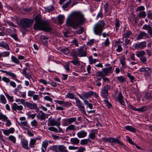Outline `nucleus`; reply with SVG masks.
I'll list each match as a JSON object with an SVG mask.
<instances>
[{"instance_id":"f257e3e1","label":"nucleus","mask_w":152,"mask_h":152,"mask_svg":"<svg viewBox=\"0 0 152 152\" xmlns=\"http://www.w3.org/2000/svg\"><path fill=\"white\" fill-rule=\"evenodd\" d=\"M86 20L84 14L82 12H75L67 18L66 24L68 26L74 28H77L83 25Z\"/></svg>"},{"instance_id":"f03ea898","label":"nucleus","mask_w":152,"mask_h":152,"mask_svg":"<svg viewBox=\"0 0 152 152\" xmlns=\"http://www.w3.org/2000/svg\"><path fill=\"white\" fill-rule=\"evenodd\" d=\"M35 23L34 28H52L50 22L48 20L42 21L39 15H37L34 18Z\"/></svg>"},{"instance_id":"7ed1b4c3","label":"nucleus","mask_w":152,"mask_h":152,"mask_svg":"<svg viewBox=\"0 0 152 152\" xmlns=\"http://www.w3.org/2000/svg\"><path fill=\"white\" fill-rule=\"evenodd\" d=\"M111 88L110 85L107 84L104 86L102 88L100 92V95L103 97L105 98L108 96V91Z\"/></svg>"},{"instance_id":"20e7f679","label":"nucleus","mask_w":152,"mask_h":152,"mask_svg":"<svg viewBox=\"0 0 152 152\" xmlns=\"http://www.w3.org/2000/svg\"><path fill=\"white\" fill-rule=\"evenodd\" d=\"M34 21L32 19H23L20 21L21 25L23 27L28 28L33 23Z\"/></svg>"},{"instance_id":"39448f33","label":"nucleus","mask_w":152,"mask_h":152,"mask_svg":"<svg viewBox=\"0 0 152 152\" xmlns=\"http://www.w3.org/2000/svg\"><path fill=\"white\" fill-rule=\"evenodd\" d=\"M61 118H59L57 121H56L54 119H52L50 118L48 119V122L47 125L48 126H59L61 125V123L60 121Z\"/></svg>"},{"instance_id":"423d86ee","label":"nucleus","mask_w":152,"mask_h":152,"mask_svg":"<svg viewBox=\"0 0 152 152\" xmlns=\"http://www.w3.org/2000/svg\"><path fill=\"white\" fill-rule=\"evenodd\" d=\"M25 105L31 109L36 110L37 112L39 110L38 107L37 106V105L36 103H34L32 104L28 102H26Z\"/></svg>"},{"instance_id":"0eeeda50","label":"nucleus","mask_w":152,"mask_h":152,"mask_svg":"<svg viewBox=\"0 0 152 152\" xmlns=\"http://www.w3.org/2000/svg\"><path fill=\"white\" fill-rule=\"evenodd\" d=\"M78 51L77 56L79 57L86 56L87 55V51L84 50L83 47H80L77 49Z\"/></svg>"},{"instance_id":"6e6552de","label":"nucleus","mask_w":152,"mask_h":152,"mask_svg":"<svg viewBox=\"0 0 152 152\" xmlns=\"http://www.w3.org/2000/svg\"><path fill=\"white\" fill-rule=\"evenodd\" d=\"M92 93V91H90L88 92H83L81 95L79 94L78 95L81 99L84 100L90 97L91 96Z\"/></svg>"},{"instance_id":"1a4fd4ad","label":"nucleus","mask_w":152,"mask_h":152,"mask_svg":"<svg viewBox=\"0 0 152 152\" xmlns=\"http://www.w3.org/2000/svg\"><path fill=\"white\" fill-rule=\"evenodd\" d=\"M54 102L59 104L62 105L64 107H68L69 106H71L72 104L71 103L69 102H64L63 101H60L59 100H55Z\"/></svg>"},{"instance_id":"9d476101","label":"nucleus","mask_w":152,"mask_h":152,"mask_svg":"<svg viewBox=\"0 0 152 152\" xmlns=\"http://www.w3.org/2000/svg\"><path fill=\"white\" fill-rule=\"evenodd\" d=\"M139 70L141 72H144V74L146 76H149L151 73V70L148 67H142Z\"/></svg>"},{"instance_id":"9b49d317","label":"nucleus","mask_w":152,"mask_h":152,"mask_svg":"<svg viewBox=\"0 0 152 152\" xmlns=\"http://www.w3.org/2000/svg\"><path fill=\"white\" fill-rule=\"evenodd\" d=\"M146 43L145 41L140 42L135 45V48L137 49H142L146 47Z\"/></svg>"},{"instance_id":"f8f14e48","label":"nucleus","mask_w":152,"mask_h":152,"mask_svg":"<svg viewBox=\"0 0 152 152\" xmlns=\"http://www.w3.org/2000/svg\"><path fill=\"white\" fill-rule=\"evenodd\" d=\"M77 128L78 129L77 126H75L73 124H70L68 126L66 129V132L67 133H70L72 131H75L77 130Z\"/></svg>"},{"instance_id":"ddd939ff","label":"nucleus","mask_w":152,"mask_h":152,"mask_svg":"<svg viewBox=\"0 0 152 152\" xmlns=\"http://www.w3.org/2000/svg\"><path fill=\"white\" fill-rule=\"evenodd\" d=\"M58 129L55 127L53 126H51L48 128V129L49 131L53 132L56 133H63L64 132L62 129L60 128L59 126H57Z\"/></svg>"},{"instance_id":"4468645a","label":"nucleus","mask_w":152,"mask_h":152,"mask_svg":"<svg viewBox=\"0 0 152 152\" xmlns=\"http://www.w3.org/2000/svg\"><path fill=\"white\" fill-rule=\"evenodd\" d=\"M105 24L103 20L99 21L94 26L95 28H102L104 27Z\"/></svg>"},{"instance_id":"2eb2a0df","label":"nucleus","mask_w":152,"mask_h":152,"mask_svg":"<svg viewBox=\"0 0 152 152\" xmlns=\"http://www.w3.org/2000/svg\"><path fill=\"white\" fill-rule=\"evenodd\" d=\"M11 108L13 110L21 111L23 110V107L22 105H18L16 103H14L12 106Z\"/></svg>"},{"instance_id":"dca6fc26","label":"nucleus","mask_w":152,"mask_h":152,"mask_svg":"<svg viewBox=\"0 0 152 152\" xmlns=\"http://www.w3.org/2000/svg\"><path fill=\"white\" fill-rule=\"evenodd\" d=\"M18 125L20 127H23V129L25 130H26L29 128V126L28 124L27 121H21L20 122H18Z\"/></svg>"},{"instance_id":"f3484780","label":"nucleus","mask_w":152,"mask_h":152,"mask_svg":"<svg viewBox=\"0 0 152 152\" xmlns=\"http://www.w3.org/2000/svg\"><path fill=\"white\" fill-rule=\"evenodd\" d=\"M76 118L75 117H72L66 118L64 119V121L65 123L68 124H72L73 122H75L77 124V122L76 121Z\"/></svg>"},{"instance_id":"a211bd4d","label":"nucleus","mask_w":152,"mask_h":152,"mask_svg":"<svg viewBox=\"0 0 152 152\" xmlns=\"http://www.w3.org/2000/svg\"><path fill=\"white\" fill-rule=\"evenodd\" d=\"M87 134L86 132L84 130L81 131L77 133V137L79 138H83L85 137Z\"/></svg>"},{"instance_id":"6ab92c4d","label":"nucleus","mask_w":152,"mask_h":152,"mask_svg":"<svg viewBox=\"0 0 152 152\" xmlns=\"http://www.w3.org/2000/svg\"><path fill=\"white\" fill-rule=\"evenodd\" d=\"M112 67L111 66L107 68L103 69H102V72L103 73L104 76L107 75L110 72Z\"/></svg>"},{"instance_id":"aec40b11","label":"nucleus","mask_w":152,"mask_h":152,"mask_svg":"<svg viewBox=\"0 0 152 152\" xmlns=\"http://www.w3.org/2000/svg\"><path fill=\"white\" fill-rule=\"evenodd\" d=\"M147 34L146 33L143 32H140V33L138 34L137 39V40H139L140 39H143L144 37L147 36Z\"/></svg>"},{"instance_id":"412c9836","label":"nucleus","mask_w":152,"mask_h":152,"mask_svg":"<svg viewBox=\"0 0 152 152\" xmlns=\"http://www.w3.org/2000/svg\"><path fill=\"white\" fill-rule=\"evenodd\" d=\"M0 47H2L7 50H10L8 45L4 42L2 41L0 42Z\"/></svg>"},{"instance_id":"4be33fe9","label":"nucleus","mask_w":152,"mask_h":152,"mask_svg":"<svg viewBox=\"0 0 152 152\" xmlns=\"http://www.w3.org/2000/svg\"><path fill=\"white\" fill-rule=\"evenodd\" d=\"M50 149L55 152H60V145H54L51 147Z\"/></svg>"},{"instance_id":"5701e85b","label":"nucleus","mask_w":152,"mask_h":152,"mask_svg":"<svg viewBox=\"0 0 152 152\" xmlns=\"http://www.w3.org/2000/svg\"><path fill=\"white\" fill-rule=\"evenodd\" d=\"M78 58L77 57H75L73 60L71 61L70 62L72 63L74 65L76 66H78L80 65V61H78L77 59Z\"/></svg>"},{"instance_id":"b1692460","label":"nucleus","mask_w":152,"mask_h":152,"mask_svg":"<svg viewBox=\"0 0 152 152\" xmlns=\"http://www.w3.org/2000/svg\"><path fill=\"white\" fill-rule=\"evenodd\" d=\"M40 114L37 116V117L41 120H43L45 119V114L42 111H39Z\"/></svg>"},{"instance_id":"393cba45","label":"nucleus","mask_w":152,"mask_h":152,"mask_svg":"<svg viewBox=\"0 0 152 152\" xmlns=\"http://www.w3.org/2000/svg\"><path fill=\"white\" fill-rule=\"evenodd\" d=\"M118 100L122 105L124 104V102L123 99V96L121 92H120L118 96Z\"/></svg>"},{"instance_id":"a878e982","label":"nucleus","mask_w":152,"mask_h":152,"mask_svg":"<svg viewBox=\"0 0 152 152\" xmlns=\"http://www.w3.org/2000/svg\"><path fill=\"white\" fill-rule=\"evenodd\" d=\"M22 144V145L24 148L27 150H29V148L28 146V142L26 140H23Z\"/></svg>"},{"instance_id":"bb28decb","label":"nucleus","mask_w":152,"mask_h":152,"mask_svg":"<svg viewBox=\"0 0 152 152\" xmlns=\"http://www.w3.org/2000/svg\"><path fill=\"white\" fill-rule=\"evenodd\" d=\"M77 107L83 114H85V115H87L86 111L85 110V107L83 106V103L81 104H80V105L77 106Z\"/></svg>"},{"instance_id":"cd10ccee","label":"nucleus","mask_w":152,"mask_h":152,"mask_svg":"<svg viewBox=\"0 0 152 152\" xmlns=\"http://www.w3.org/2000/svg\"><path fill=\"white\" fill-rule=\"evenodd\" d=\"M120 62L122 65L121 68L122 69H125L127 67V66L126 63V61L125 58H123L121 59L120 60Z\"/></svg>"},{"instance_id":"c85d7f7f","label":"nucleus","mask_w":152,"mask_h":152,"mask_svg":"<svg viewBox=\"0 0 152 152\" xmlns=\"http://www.w3.org/2000/svg\"><path fill=\"white\" fill-rule=\"evenodd\" d=\"M70 142L72 144H77L80 142V140L77 138H73L70 139Z\"/></svg>"},{"instance_id":"c756f323","label":"nucleus","mask_w":152,"mask_h":152,"mask_svg":"<svg viewBox=\"0 0 152 152\" xmlns=\"http://www.w3.org/2000/svg\"><path fill=\"white\" fill-rule=\"evenodd\" d=\"M116 77L118 80L121 83H124L126 81V78L124 76L121 75L119 76H117Z\"/></svg>"},{"instance_id":"7c9ffc66","label":"nucleus","mask_w":152,"mask_h":152,"mask_svg":"<svg viewBox=\"0 0 152 152\" xmlns=\"http://www.w3.org/2000/svg\"><path fill=\"white\" fill-rule=\"evenodd\" d=\"M111 142L114 143H117L120 145H123V143L120 141L118 139L112 137V138Z\"/></svg>"},{"instance_id":"2f4dec72","label":"nucleus","mask_w":152,"mask_h":152,"mask_svg":"<svg viewBox=\"0 0 152 152\" xmlns=\"http://www.w3.org/2000/svg\"><path fill=\"white\" fill-rule=\"evenodd\" d=\"M146 16V12L143 11H140L139 13L138 16L140 18H145Z\"/></svg>"},{"instance_id":"473e14b6","label":"nucleus","mask_w":152,"mask_h":152,"mask_svg":"<svg viewBox=\"0 0 152 152\" xmlns=\"http://www.w3.org/2000/svg\"><path fill=\"white\" fill-rule=\"evenodd\" d=\"M8 140L11 141L13 143H15L16 142V139L15 137L11 135L10 136L7 138Z\"/></svg>"},{"instance_id":"72a5a7b5","label":"nucleus","mask_w":152,"mask_h":152,"mask_svg":"<svg viewBox=\"0 0 152 152\" xmlns=\"http://www.w3.org/2000/svg\"><path fill=\"white\" fill-rule=\"evenodd\" d=\"M58 21L60 24L63 23L64 19V16L62 15H60L57 17Z\"/></svg>"},{"instance_id":"f704fd0d","label":"nucleus","mask_w":152,"mask_h":152,"mask_svg":"<svg viewBox=\"0 0 152 152\" xmlns=\"http://www.w3.org/2000/svg\"><path fill=\"white\" fill-rule=\"evenodd\" d=\"M0 100L1 102L4 104H5L7 102L6 99L4 96L2 94L0 95Z\"/></svg>"},{"instance_id":"c9c22d12","label":"nucleus","mask_w":152,"mask_h":152,"mask_svg":"<svg viewBox=\"0 0 152 152\" xmlns=\"http://www.w3.org/2000/svg\"><path fill=\"white\" fill-rule=\"evenodd\" d=\"M125 128L128 130L130 131L133 132H135V129L131 126H126L125 127Z\"/></svg>"},{"instance_id":"e433bc0d","label":"nucleus","mask_w":152,"mask_h":152,"mask_svg":"<svg viewBox=\"0 0 152 152\" xmlns=\"http://www.w3.org/2000/svg\"><path fill=\"white\" fill-rule=\"evenodd\" d=\"M90 142L89 140L88 139H83L81 140L80 144L82 145H86L88 142Z\"/></svg>"},{"instance_id":"4c0bfd02","label":"nucleus","mask_w":152,"mask_h":152,"mask_svg":"<svg viewBox=\"0 0 152 152\" xmlns=\"http://www.w3.org/2000/svg\"><path fill=\"white\" fill-rule=\"evenodd\" d=\"M71 1H72L71 0H68L65 3L63 4L62 6V8L64 9H65L67 8L68 7L69 5L71 3Z\"/></svg>"},{"instance_id":"58836bf2","label":"nucleus","mask_w":152,"mask_h":152,"mask_svg":"<svg viewBox=\"0 0 152 152\" xmlns=\"http://www.w3.org/2000/svg\"><path fill=\"white\" fill-rule=\"evenodd\" d=\"M145 54V52L143 50L141 51L138 52H137L136 54V56L137 57H141L143 56Z\"/></svg>"},{"instance_id":"ea45409f","label":"nucleus","mask_w":152,"mask_h":152,"mask_svg":"<svg viewBox=\"0 0 152 152\" xmlns=\"http://www.w3.org/2000/svg\"><path fill=\"white\" fill-rule=\"evenodd\" d=\"M63 33L64 35L66 37H69V36H70V34H71L70 32L67 29H65V30L63 31Z\"/></svg>"},{"instance_id":"a19ab883","label":"nucleus","mask_w":152,"mask_h":152,"mask_svg":"<svg viewBox=\"0 0 152 152\" xmlns=\"http://www.w3.org/2000/svg\"><path fill=\"white\" fill-rule=\"evenodd\" d=\"M5 95L9 101L10 102H13L14 101L13 96H10L7 93H5Z\"/></svg>"},{"instance_id":"79ce46f5","label":"nucleus","mask_w":152,"mask_h":152,"mask_svg":"<svg viewBox=\"0 0 152 152\" xmlns=\"http://www.w3.org/2000/svg\"><path fill=\"white\" fill-rule=\"evenodd\" d=\"M102 31V29H94V31L95 34L100 36Z\"/></svg>"},{"instance_id":"37998d69","label":"nucleus","mask_w":152,"mask_h":152,"mask_svg":"<svg viewBox=\"0 0 152 152\" xmlns=\"http://www.w3.org/2000/svg\"><path fill=\"white\" fill-rule=\"evenodd\" d=\"M70 53L72 57H74V58L77 57L78 53H77L75 49H72Z\"/></svg>"},{"instance_id":"c03bdc74","label":"nucleus","mask_w":152,"mask_h":152,"mask_svg":"<svg viewBox=\"0 0 152 152\" xmlns=\"http://www.w3.org/2000/svg\"><path fill=\"white\" fill-rule=\"evenodd\" d=\"M36 142V141L35 140H34V139H31L30 141V143L29 144V145L30 147L31 148L34 147V145H35Z\"/></svg>"},{"instance_id":"a18cd8bd","label":"nucleus","mask_w":152,"mask_h":152,"mask_svg":"<svg viewBox=\"0 0 152 152\" xmlns=\"http://www.w3.org/2000/svg\"><path fill=\"white\" fill-rule=\"evenodd\" d=\"M11 59L12 61L16 64H19L20 63V61L18 60V58L17 59L15 56H11Z\"/></svg>"},{"instance_id":"49530a36","label":"nucleus","mask_w":152,"mask_h":152,"mask_svg":"<svg viewBox=\"0 0 152 152\" xmlns=\"http://www.w3.org/2000/svg\"><path fill=\"white\" fill-rule=\"evenodd\" d=\"M89 61L90 63L91 64L95 63L96 62H98L99 61L97 59H93L92 57L91 56L89 58Z\"/></svg>"},{"instance_id":"de8ad7c7","label":"nucleus","mask_w":152,"mask_h":152,"mask_svg":"<svg viewBox=\"0 0 152 152\" xmlns=\"http://www.w3.org/2000/svg\"><path fill=\"white\" fill-rule=\"evenodd\" d=\"M140 59L142 64H146V62L147 61V59L146 57L145 56H142L140 58Z\"/></svg>"},{"instance_id":"09e8293b","label":"nucleus","mask_w":152,"mask_h":152,"mask_svg":"<svg viewBox=\"0 0 152 152\" xmlns=\"http://www.w3.org/2000/svg\"><path fill=\"white\" fill-rule=\"evenodd\" d=\"M60 152H67L66 148L63 145H60Z\"/></svg>"},{"instance_id":"8fccbe9b","label":"nucleus","mask_w":152,"mask_h":152,"mask_svg":"<svg viewBox=\"0 0 152 152\" xmlns=\"http://www.w3.org/2000/svg\"><path fill=\"white\" fill-rule=\"evenodd\" d=\"M7 119L8 118L6 115L3 114L1 113H0V120L6 121Z\"/></svg>"},{"instance_id":"3c124183","label":"nucleus","mask_w":152,"mask_h":152,"mask_svg":"<svg viewBox=\"0 0 152 152\" xmlns=\"http://www.w3.org/2000/svg\"><path fill=\"white\" fill-rule=\"evenodd\" d=\"M132 33L130 31H127L126 33L123 35V37L126 38L129 37L130 35H132Z\"/></svg>"},{"instance_id":"603ef678","label":"nucleus","mask_w":152,"mask_h":152,"mask_svg":"<svg viewBox=\"0 0 152 152\" xmlns=\"http://www.w3.org/2000/svg\"><path fill=\"white\" fill-rule=\"evenodd\" d=\"M48 145V142L47 140H45L44 141L42 144V147L45 149H46Z\"/></svg>"},{"instance_id":"864d4df0","label":"nucleus","mask_w":152,"mask_h":152,"mask_svg":"<svg viewBox=\"0 0 152 152\" xmlns=\"http://www.w3.org/2000/svg\"><path fill=\"white\" fill-rule=\"evenodd\" d=\"M145 98L149 100H151L152 99V98L151 93H147L145 95Z\"/></svg>"},{"instance_id":"5fc2aeb1","label":"nucleus","mask_w":152,"mask_h":152,"mask_svg":"<svg viewBox=\"0 0 152 152\" xmlns=\"http://www.w3.org/2000/svg\"><path fill=\"white\" fill-rule=\"evenodd\" d=\"M35 94V91H29L28 92V95L29 97H33Z\"/></svg>"},{"instance_id":"6e6d98bb","label":"nucleus","mask_w":152,"mask_h":152,"mask_svg":"<svg viewBox=\"0 0 152 152\" xmlns=\"http://www.w3.org/2000/svg\"><path fill=\"white\" fill-rule=\"evenodd\" d=\"M39 81L43 84L46 85L48 84H49V83L47 82L46 80L43 79H40L39 80Z\"/></svg>"},{"instance_id":"4d7b16f0","label":"nucleus","mask_w":152,"mask_h":152,"mask_svg":"<svg viewBox=\"0 0 152 152\" xmlns=\"http://www.w3.org/2000/svg\"><path fill=\"white\" fill-rule=\"evenodd\" d=\"M112 137H109L108 138L104 137L102 140L105 142H111Z\"/></svg>"},{"instance_id":"13d9d810","label":"nucleus","mask_w":152,"mask_h":152,"mask_svg":"<svg viewBox=\"0 0 152 152\" xmlns=\"http://www.w3.org/2000/svg\"><path fill=\"white\" fill-rule=\"evenodd\" d=\"M61 52L65 55L68 54L69 52V51L68 48L62 49Z\"/></svg>"},{"instance_id":"bf43d9fd","label":"nucleus","mask_w":152,"mask_h":152,"mask_svg":"<svg viewBox=\"0 0 152 152\" xmlns=\"http://www.w3.org/2000/svg\"><path fill=\"white\" fill-rule=\"evenodd\" d=\"M117 48L116 49V51L118 52H121L122 50V48L121 45L120 44H118L117 45Z\"/></svg>"},{"instance_id":"052dcab7","label":"nucleus","mask_w":152,"mask_h":152,"mask_svg":"<svg viewBox=\"0 0 152 152\" xmlns=\"http://www.w3.org/2000/svg\"><path fill=\"white\" fill-rule=\"evenodd\" d=\"M2 56L3 57H6L9 56L10 54V52L8 51H5L2 53Z\"/></svg>"},{"instance_id":"680f3d73","label":"nucleus","mask_w":152,"mask_h":152,"mask_svg":"<svg viewBox=\"0 0 152 152\" xmlns=\"http://www.w3.org/2000/svg\"><path fill=\"white\" fill-rule=\"evenodd\" d=\"M2 80L7 83L10 82V80L9 78H7L5 77H3L2 78Z\"/></svg>"},{"instance_id":"e2e57ef3","label":"nucleus","mask_w":152,"mask_h":152,"mask_svg":"<svg viewBox=\"0 0 152 152\" xmlns=\"http://www.w3.org/2000/svg\"><path fill=\"white\" fill-rule=\"evenodd\" d=\"M22 88V86L21 85H18L15 89V93L16 94L20 89H21Z\"/></svg>"},{"instance_id":"0e129e2a","label":"nucleus","mask_w":152,"mask_h":152,"mask_svg":"<svg viewBox=\"0 0 152 152\" xmlns=\"http://www.w3.org/2000/svg\"><path fill=\"white\" fill-rule=\"evenodd\" d=\"M86 150L85 148L82 146L79 147L77 151V152H83Z\"/></svg>"},{"instance_id":"69168bd1","label":"nucleus","mask_w":152,"mask_h":152,"mask_svg":"<svg viewBox=\"0 0 152 152\" xmlns=\"http://www.w3.org/2000/svg\"><path fill=\"white\" fill-rule=\"evenodd\" d=\"M75 99L76 101V103L77 106L80 105V104H83L81 101L77 98L75 97Z\"/></svg>"},{"instance_id":"338daca9","label":"nucleus","mask_w":152,"mask_h":152,"mask_svg":"<svg viewBox=\"0 0 152 152\" xmlns=\"http://www.w3.org/2000/svg\"><path fill=\"white\" fill-rule=\"evenodd\" d=\"M146 110V107L145 106H143L138 108V111L144 112Z\"/></svg>"},{"instance_id":"774afa93","label":"nucleus","mask_w":152,"mask_h":152,"mask_svg":"<svg viewBox=\"0 0 152 152\" xmlns=\"http://www.w3.org/2000/svg\"><path fill=\"white\" fill-rule=\"evenodd\" d=\"M31 124L34 127L37 126V123L35 120H34L31 122Z\"/></svg>"}]
</instances>
